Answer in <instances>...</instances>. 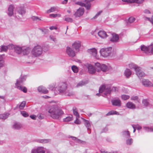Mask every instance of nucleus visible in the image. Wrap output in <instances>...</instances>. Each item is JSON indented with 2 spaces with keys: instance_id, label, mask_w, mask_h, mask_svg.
<instances>
[{
  "instance_id": "f257e3e1",
  "label": "nucleus",
  "mask_w": 153,
  "mask_h": 153,
  "mask_svg": "<svg viewBox=\"0 0 153 153\" xmlns=\"http://www.w3.org/2000/svg\"><path fill=\"white\" fill-rule=\"evenodd\" d=\"M46 110L49 115L53 119H59L64 114L62 110L56 105L50 106Z\"/></svg>"
},
{
  "instance_id": "f03ea898",
  "label": "nucleus",
  "mask_w": 153,
  "mask_h": 153,
  "mask_svg": "<svg viewBox=\"0 0 153 153\" xmlns=\"http://www.w3.org/2000/svg\"><path fill=\"white\" fill-rule=\"evenodd\" d=\"M67 85L65 83H59L56 87L53 85H50L49 88L51 90H54L55 88L57 89L61 94H64L66 96H70L74 95V93L72 91L66 90Z\"/></svg>"
},
{
  "instance_id": "7ed1b4c3",
  "label": "nucleus",
  "mask_w": 153,
  "mask_h": 153,
  "mask_svg": "<svg viewBox=\"0 0 153 153\" xmlns=\"http://www.w3.org/2000/svg\"><path fill=\"white\" fill-rule=\"evenodd\" d=\"M26 76H21L16 81V87L19 90L23 91L24 93L27 92V88L25 87H23L20 85L25 80Z\"/></svg>"
},
{
  "instance_id": "20e7f679",
  "label": "nucleus",
  "mask_w": 153,
  "mask_h": 153,
  "mask_svg": "<svg viewBox=\"0 0 153 153\" xmlns=\"http://www.w3.org/2000/svg\"><path fill=\"white\" fill-rule=\"evenodd\" d=\"M25 10L23 6H21L18 7L16 8V11L15 12V16L16 17L18 16L20 18L25 14Z\"/></svg>"
},
{
  "instance_id": "39448f33",
  "label": "nucleus",
  "mask_w": 153,
  "mask_h": 153,
  "mask_svg": "<svg viewBox=\"0 0 153 153\" xmlns=\"http://www.w3.org/2000/svg\"><path fill=\"white\" fill-rule=\"evenodd\" d=\"M95 68L98 72L101 71L103 72H105L108 70V68L106 65L103 64L101 65L98 62L95 64Z\"/></svg>"
},
{
  "instance_id": "423d86ee",
  "label": "nucleus",
  "mask_w": 153,
  "mask_h": 153,
  "mask_svg": "<svg viewBox=\"0 0 153 153\" xmlns=\"http://www.w3.org/2000/svg\"><path fill=\"white\" fill-rule=\"evenodd\" d=\"M112 48L109 47L106 48H103L100 51V53L103 57H106L109 56L111 52Z\"/></svg>"
},
{
  "instance_id": "0eeeda50",
  "label": "nucleus",
  "mask_w": 153,
  "mask_h": 153,
  "mask_svg": "<svg viewBox=\"0 0 153 153\" xmlns=\"http://www.w3.org/2000/svg\"><path fill=\"white\" fill-rule=\"evenodd\" d=\"M66 52L68 55L70 57H74L75 56V51L70 47H67Z\"/></svg>"
},
{
  "instance_id": "6e6552de",
  "label": "nucleus",
  "mask_w": 153,
  "mask_h": 153,
  "mask_svg": "<svg viewBox=\"0 0 153 153\" xmlns=\"http://www.w3.org/2000/svg\"><path fill=\"white\" fill-rule=\"evenodd\" d=\"M84 12V8L80 7L77 10L76 12H75L74 14V15L76 17H79L83 14Z\"/></svg>"
},
{
  "instance_id": "1a4fd4ad",
  "label": "nucleus",
  "mask_w": 153,
  "mask_h": 153,
  "mask_svg": "<svg viewBox=\"0 0 153 153\" xmlns=\"http://www.w3.org/2000/svg\"><path fill=\"white\" fill-rule=\"evenodd\" d=\"M112 36L110 38L111 41L113 42H117L118 41L119 36L118 35L114 33L111 34Z\"/></svg>"
},
{
  "instance_id": "9d476101",
  "label": "nucleus",
  "mask_w": 153,
  "mask_h": 153,
  "mask_svg": "<svg viewBox=\"0 0 153 153\" xmlns=\"http://www.w3.org/2000/svg\"><path fill=\"white\" fill-rule=\"evenodd\" d=\"M111 102L113 106H120L121 105V102L118 98L113 99L111 100Z\"/></svg>"
},
{
  "instance_id": "9b49d317",
  "label": "nucleus",
  "mask_w": 153,
  "mask_h": 153,
  "mask_svg": "<svg viewBox=\"0 0 153 153\" xmlns=\"http://www.w3.org/2000/svg\"><path fill=\"white\" fill-rule=\"evenodd\" d=\"M106 90L107 91V94H110L111 91L116 92L118 90V88L115 87H111L110 85H108Z\"/></svg>"
},
{
  "instance_id": "f8f14e48",
  "label": "nucleus",
  "mask_w": 153,
  "mask_h": 153,
  "mask_svg": "<svg viewBox=\"0 0 153 153\" xmlns=\"http://www.w3.org/2000/svg\"><path fill=\"white\" fill-rule=\"evenodd\" d=\"M141 83L145 87H150L152 85L151 82L147 79H143L141 81Z\"/></svg>"
},
{
  "instance_id": "ddd939ff",
  "label": "nucleus",
  "mask_w": 153,
  "mask_h": 153,
  "mask_svg": "<svg viewBox=\"0 0 153 153\" xmlns=\"http://www.w3.org/2000/svg\"><path fill=\"white\" fill-rule=\"evenodd\" d=\"M122 135L124 139H128L130 137V134L129 131L128 130H124L121 132Z\"/></svg>"
},
{
  "instance_id": "4468645a",
  "label": "nucleus",
  "mask_w": 153,
  "mask_h": 153,
  "mask_svg": "<svg viewBox=\"0 0 153 153\" xmlns=\"http://www.w3.org/2000/svg\"><path fill=\"white\" fill-rule=\"evenodd\" d=\"M49 50V48L47 46H42V47L39 46V57L42 54V51L45 52Z\"/></svg>"
},
{
  "instance_id": "2eb2a0df",
  "label": "nucleus",
  "mask_w": 153,
  "mask_h": 153,
  "mask_svg": "<svg viewBox=\"0 0 153 153\" xmlns=\"http://www.w3.org/2000/svg\"><path fill=\"white\" fill-rule=\"evenodd\" d=\"M141 50L147 55H149L150 52L149 51V46L147 47L143 45L141 46Z\"/></svg>"
},
{
  "instance_id": "dca6fc26",
  "label": "nucleus",
  "mask_w": 153,
  "mask_h": 153,
  "mask_svg": "<svg viewBox=\"0 0 153 153\" xmlns=\"http://www.w3.org/2000/svg\"><path fill=\"white\" fill-rule=\"evenodd\" d=\"M141 69L140 67L139 69L137 70L136 71V75L140 79L145 76V73L141 71Z\"/></svg>"
},
{
  "instance_id": "f3484780",
  "label": "nucleus",
  "mask_w": 153,
  "mask_h": 153,
  "mask_svg": "<svg viewBox=\"0 0 153 153\" xmlns=\"http://www.w3.org/2000/svg\"><path fill=\"white\" fill-rule=\"evenodd\" d=\"M32 53L35 56H38V45H37L35 46L32 51Z\"/></svg>"
},
{
  "instance_id": "a211bd4d",
  "label": "nucleus",
  "mask_w": 153,
  "mask_h": 153,
  "mask_svg": "<svg viewBox=\"0 0 153 153\" xmlns=\"http://www.w3.org/2000/svg\"><path fill=\"white\" fill-rule=\"evenodd\" d=\"M14 8L13 5L11 4L9 6L8 11V14L9 16H11L13 15V9Z\"/></svg>"
},
{
  "instance_id": "6ab92c4d",
  "label": "nucleus",
  "mask_w": 153,
  "mask_h": 153,
  "mask_svg": "<svg viewBox=\"0 0 153 153\" xmlns=\"http://www.w3.org/2000/svg\"><path fill=\"white\" fill-rule=\"evenodd\" d=\"M13 45H10L8 46L2 45L1 47V51H6L8 49L12 48Z\"/></svg>"
},
{
  "instance_id": "aec40b11",
  "label": "nucleus",
  "mask_w": 153,
  "mask_h": 153,
  "mask_svg": "<svg viewBox=\"0 0 153 153\" xmlns=\"http://www.w3.org/2000/svg\"><path fill=\"white\" fill-rule=\"evenodd\" d=\"M14 48L15 52H16L17 54H20L21 53H22V47L17 46H14L13 45V47H12V48Z\"/></svg>"
},
{
  "instance_id": "412c9836",
  "label": "nucleus",
  "mask_w": 153,
  "mask_h": 153,
  "mask_svg": "<svg viewBox=\"0 0 153 153\" xmlns=\"http://www.w3.org/2000/svg\"><path fill=\"white\" fill-rule=\"evenodd\" d=\"M81 46V44L80 42H75L72 45V47L74 48L76 51H79V48Z\"/></svg>"
},
{
  "instance_id": "4be33fe9",
  "label": "nucleus",
  "mask_w": 153,
  "mask_h": 153,
  "mask_svg": "<svg viewBox=\"0 0 153 153\" xmlns=\"http://www.w3.org/2000/svg\"><path fill=\"white\" fill-rule=\"evenodd\" d=\"M39 92L43 94H47L48 92V90L45 87L42 86H39Z\"/></svg>"
},
{
  "instance_id": "5701e85b",
  "label": "nucleus",
  "mask_w": 153,
  "mask_h": 153,
  "mask_svg": "<svg viewBox=\"0 0 153 153\" xmlns=\"http://www.w3.org/2000/svg\"><path fill=\"white\" fill-rule=\"evenodd\" d=\"M126 107L128 108L135 109L136 108L135 105L131 102H128L126 104Z\"/></svg>"
},
{
  "instance_id": "b1692460",
  "label": "nucleus",
  "mask_w": 153,
  "mask_h": 153,
  "mask_svg": "<svg viewBox=\"0 0 153 153\" xmlns=\"http://www.w3.org/2000/svg\"><path fill=\"white\" fill-rule=\"evenodd\" d=\"M98 34V36L102 38H105L108 36L106 32L104 31H100Z\"/></svg>"
},
{
  "instance_id": "393cba45",
  "label": "nucleus",
  "mask_w": 153,
  "mask_h": 153,
  "mask_svg": "<svg viewBox=\"0 0 153 153\" xmlns=\"http://www.w3.org/2000/svg\"><path fill=\"white\" fill-rule=\"evenodd\" d=\"M88 71L90 74H93L95 73L96 71L97 70L95 67L94 68L93 66L90 65H89L88 67Z\"/></svg>"
},
{
  "instance_id": "a878e982",
  "label": "nucleus",
  "mask_w": 153,
  "mask_h": 153,
  "mask_svg": "<svg viewBox=\"0 0 153 153\" xmlns=\"http://www.w3.org/2000/svg\"><path fill=\"white\" fill-rule=\"evenodd\" d=\"M88 52L93 56L95 57L97 55V51L95 48L88 49Z\"/></svg>"
},
{
  "instance_id": "bb28decb",
  "label": "nucleus",
  "mask_w": 153,
  "mask_h": 153,
  "mask_svg": "<svg viewBox=\"0 0 153 153\" xmlns=\"http://www.w3.org/2000/svg\"><path fill=\"white\" fill-rule=\"evenodd\" d=\"M144 0H122L123 1L130 3L135 2L137 3H142Z\"/></svg>"
},
{
  "instance_id": "cd10ccee",
  "label": "nucleus",
  "mask_w": 153,
  "mask_h": 153,
  "mask_svg": "<svg viewBox=\"0 0 153 153\" xmlns=\"http://www.w3.org/2000/svg\"><path fill=\"white\" fill-rule=\"evenodd\" d=\"M88 83V80L81 81L78 83L77 85H76V87L78 88L82 86H83L87 84Z\"/></svg>"
},
{
  "instance_id": "c85d7f7f",
  "label": "nucleus",
  "mask_w": 153,
  "mask_h": 153,
  "mask_svg": "<svg viewBox=\"0 0 153 153\" xmlns=\"http://www.w3.org/2000/svg\"><path fill=\"white\" fill-rule=\"evenodd\" d=\"M22 127V124L18 123H14L13 126V128L17 130L20 129Z\"/></svg>"
},
{
  "instance_id": "c756f323",
  "label": "nucleus",
  "mask_w": 153,
  "mask_h": 153,
  "mask_svg": "<svg viewBox=\"0 0 153 153\" xmlns=\"http://www.w3.org/2000/svg\"><path fill=\"white\" fill-rule=\"evenodd\" d=\"M70 137L73 140L75 141L76 142L78 143H82L83 144H84L86 143V142L85 141L81 140L77 138L76 137L71 136Z\"/></svg>"
},
{
  "instance_id": "7c9ffc66",
  "label": "nucleus",
  "mask_w": 153,
  "mask_h": 153,
  "mask_svg": "<svg viewBox=\"0 0 153 153\" xmlns=\"http://www.w3.org/2000/svg\"><path fill=\"white\" fill-rule=\"evenodd\" d=\"M22 53L24 55H27L29 53L30 51V49L29 48L22 47Z\"/></svg>"
},
{
  "instance_id": "2f4dec72",
  "label": "nucleus",
  "mask_w": 153,
  "mask_h": 153,
  "mask_svg": "<svg viewBox=\"0 0 153 153\" xmlns=\"http://www.w3.org/2000/svg\"><path fill=\"white\" fill-rule=\"evenodd\" d=\"M108 85L106 86H105V85H102L101 87H100L99 89V92L100 93H102L103 92L105 91V94L107 95L108 94H107V91L106 90L107 88Z\"/></svg>"
},
{
  "instance_id": "473e14b6",
  "label": "nucleus",
  "mask_w": 153,
  "mask_h": 153,
  "mask_svg": "<svg viewBox=\"0 0 153 153\" xmlns=\"http://www.w3.org/2000/svg\"><path fill=\"white\" fill-rule=\"evenodd\" d=\"M129 66L130 68L134 69L135 71H136L137 70H139L140 68V67L138 66L137 65L133 63H131L129 64Z\"/></svg>"
},
{
  "instance_id": "72a5a7b5",
  "label": "nucleus",
  "mask_w": 153,
  "mask_h": 153,
  "mask_svg": "<svg viewBox=\"0 0 153 153\" xmlns=\"http://www.w3.org/2000/svg\"><path fill=\"white\" fill-rule=\"evenodd\" d=\"M142 103L144 106L146 107H150L152 105L149 103V100L147 99H143L142 100Z\"/></svg>"
},
{
  "instance_id": "f704fd0d",
  "label": "nucleus",
  "mask_w": 153,
  "mask_h": 153,
  "mask_svg": "<svg viewBox=\"0 0 153 153\" xmlns=\"http://www.w3.org/2000/svg\"><path fill=\"white\" fill-rule=\"evenodd\" d=\"M83 120L85 122V125L87 128L88 130V131L89 130H90L91 126L90 123L89 121L85 119H84Z\"/></svg>"
},
{
  "instance_id": "c9c22d12",
  "label": "nucleus",
  "mask_w": 153,
  "mask_h": 153,
  "mask_svg": "<svg viewBox=\"0 0 153 153\" xmlns=\"http://www.w3.org/2000/svg\"><path fill=\"white\" fill-rule=\"evenodd\" d=\"M125 76L127 78H128L131 74V72L129 69H126L124 72Z\"/></svg>"
},
{
  "instance_id": "e433bc0d",
  "label": "nucleus",
  "mask_w": 153,
  "mask_h": 153,
  "mask_svg": "<svg viewBox=\"0 0 153 153\" xmlns=\"http://www.w3.org/2000/svg\"><path fill=\"white\" fill-rule=\"evenodd\" d=\"M73 112L74 114L76 116V118H79V114L77 111V110L75 107H74L73 108Z\"/></svg>"
},
{
  "instance_id": "4c0bfd02",
  "label": "nucleus",
  "mask_w": 153,
  "mask_h": 153,
  "mask_svg": "<svg viewBox=\"0 0 153 153\" xmlns=\"http://www.w3.org/2000/svg\"><path fill=\"white\" fill-rule=\"evenodd\" d=\"M3 55H0V68L4 65V61L3 60Z\"/></svg>"
},
{
  "instance_id": "58836bf2",
  "label": "nucleus",
  "mask_w": 153,
  "mask_h": 153,
  "mask_svg": "<svg viewBox=\"0 0 153 153\" xmlns=\"http://www.w3.org/2000/svg\"><path fill=\"white\" fill-rule=\"evenodd\" d=\"M57 10V7H51L50 9L47 10V13H48L51 12H53Z\"/></svg>"
},
{
  "instance_id": "ea45409f",
  "label": "nucleus",
  "mask_w": 153,
  "mask_h": 153,
  "mask_svg": "<svg viewBox=\"0 0 153 153\" xmlns=\"http://www.w3.org/2000/svg\"><path fill=\"white\" fill-rule=\"evenodd\" d=\"M51 140L50 139H39V143H46L50 142Z\"/></svg>"
},
{
  "instance_id": "a19ab883",
  "label": "nucleus",
  "mask_w": 153,
  "mask_h": 153,
  "mask_svg": "<svg viewBox=\"0 0 153 153\" xmlns=\"http://www.w3.org/2000/svg\"><path fill=\"white\" fill-rule=\"evenodd\" d=\"M114 114L119 115L118 112L114 110H112L109 111L107 114V115H113Z\"/></svg>"
},
{
  "instance_id": "79ce46f5",
  "label": "nucleus",
  "mask_w": 153,
  "mask_h": 153,
  "mask_svg": "<svg viewBox=\"0 0 153 153\" xmlns=\"http://www.w3.org/2000/svg\"><path fill=\"white\" fill-rule=\"evenodd\" d=\"M9 114L8 113L0 114V119H6L8 117Z\"/></svg>"
},
{
  "instance_id": "37998d69",
  "label": "nucleus",
  "mask_w": 153,
  "mask_h": 153,
  "mask_svg": "<svg viewBox=\"0 0 153 153\" xmlns=\"http://www.w3.org/2000/svg\"><path fill=\"white\" fill-rule=\"evenodd\" d=\"M86 3L85 4L84 7H85L87 10H89L91 7V4L89 2H85Z\"/></svg>"
},
{
  "instance_id": "c03bdc74",
  "label": "nucleus",
  "mask_w": 153,
  "mask_h": 153,
  "mask_svg": "<svg viewBox=\"0 0 153 153\" xmlns=\"http://www.w3.org/2000/svg\"><path fill=\"white\" fill-rule=\"evenodd\" d=\"M71 69L75 73H77L78 71V67L76 66H72L71 67Z\"/></svg>"
},
{
  "instance_id": "a18cd8bd",
  "label": "nucleus",
  "mask_w": 153,
  "mask_h": 153,
  "mask_svg": "<svg viewBox=\"0 0 153 153\" xmlns=\"http://www.w3.org/2000/svg\"><path fill=\"white\" fill-rule=\"evenodd\" d=\"M133 142V140L132 138L127 139L126 140V144L127 145H131Z\"/></svg>"
},
{
  "instance_id": "49530a36",
  "label": "nucleus",
  "mask_w": 153,
  "mask_h": 153,
  "mask_svg": "<svg viewBox=\"0 0 153 153\" xmlns=\"http://www.w3.org/2000/svg\"><path fill=\"white\" fill-rule=\"evenodd\" d=\"M143 128L148 132H153V127L149 128L147 127H144Z\"/></svg>"
},
{
  "instance_id": "de8ad7c7",
  "label": "nucleus",
  "mask_w": 153,
  "mask_h": 153,
  "mask_svg": "<svg viewBox=\"0 0 153 153\" xmlns=\"http://www.w3.org/2000/svg\"><path fill=\"white\" fill-rule=\"evenodd\" d=\"M72 119V116H68L63 119L64 122H69Z\"/></svg>"
},
{
  "instance_id": "09e8293b",
  "label": "nucleus",
  "mask_w": 153,
  "mask_h": 153,
  "mask_svg": "<svg viewBox=\"0 0 153 153\" xmlns=\"http://www.w3.org/2000/svg\"><path fill=\"white\" fill-rule=\"evenodd\" d=\"M149 55L153 54V44L149 46Z\"/></svg>"
},
{
  "instance_id": "8fccbe9b",
  "label": "nucleus",
  "mask_w": 153,
  "mask_h": 153,
  "mask_svg": "<svg viewBox=\"0 0 153 153\" xmlns=\"http://www.w3.org/2000/svg\"><path fill=\"white\" fill-rule=\"evenodd\" d=\"M49 17H53V18H56L57 17H60L61 16V15L60 14H50L49 15Z\"/></svg>"
},
{
  "instance_id": "3c124183",
  "label": "nucleus",
  "mask_w": 153,
  "mask_h": 153,
  "mask_svg": "<svg viewBox=\"0 0 153 153\" xmlns=\"http://www.w3.org/2000/svg\"><path fill=\"white\" fill-rule=\"evenodd\" d=\"M45 149L43 147H39V153H45Z\"/></svg>"
},
{
  "instance_id": "603ef678",
  "label": "nucleus",
  "mask_w": 153,
  "mask_h": 153,
  "mask_svg": "<svg viewBox=\"0 0 153 153\" xmlns=\"http://www.w3.org/2000/svg\"><path fill=\"white\" fill-rule=\"evenodd\" d=\"M21 114L25 117H27L29 116L27 112L24 111H21Z\"/></svg>"
},
{
  "instance_id": "864d4df0",
  "label": "nucleus",
  "mask_w": 153,
  "mask_h": 153,
  "mask_svg": "<svg viewBox=\"0 0 153 153\" xmlns=\"http://www.w3.org/2000/svg\"><path fill=\"white\" fill-rule=\"evenodd\" d=\"M121 97L123 100H126L129 98V96L126 95H123L121 96Z\"/></svg>"
},
{
  "instance_id": "5fc2aeb1",
  "label": "nucleus",
  "mask_w": 153,
  "mask_h": 153,
  "mask_svg": "<svg viewBox=\"0 0 153 153\" xmlns=\"http://www.w3.org/2000/svg\"><path fill=\"white\" fill-rule=\"evenodd\" d=\"M25 101L22 102L20 105L19 108L20 109H22L25 107Z\"/></svg>"
},
{
  "instance_id": "6e6d98bb",
  "label": "nucleus",
  "mask_w": 153,
  "mask_h": 153,
  "mask_svg": "<svg viewBox=\"0 0 153 153\" xmlns=\"http://www.w3.org/2000/svg\"><path fill=\"white\" fill-rule=\"evenodd\" d=\"M135 20V19L133 17H130L128 19V22L130 23H132L134 22V21Z\"/></svg>"
},
{
  "instance_id": "4d7b16f0",
  "label": "nucleus",
  "mask_w": 153,
  "mask_h": 153,
  "mask_svg": "<svg viewBox=\"0 0 153 153\" xmlns=\"http://www.w3.org/2000/svg\"><path fill=\"white\" fill-rule=\"evenodd\" d=\"M65 21L68 22H73V20L71 18L69 17H66L65 19Z\"/></svg>"
},
{
  "instance_id": "13d9d810",
  "label": "nucleus",
  "mask_w": 153,
  "mask_h": 153,
  "mask_svg": "<svg viewBox=\"0 0 153 153\" xmlns=\"http://www.w3.org/2000/svg\"><path fill=\"white\" fill-rule=\"evenodd\" d=\"M138 99V97L137 96H132L131 97V100H137Z\"/></svg>"
},
{
  "instance_id": "bf43d9fd",
  "label": "nucleus",
  "mask_w": 153,
  "mask_h": 153,
  "mask_svg": "<svg viewBox=\"0 0 153 153\" xmlns=\"http://www.w3.org/2000/svg\"><path fill=\"white\" fill-rule=\"evenodd\" d=\"M77 4L79 5L82 7H84L85 6V3L81 2V1H78L76 3Z\"/></svg>"
},
{
  "instance_id": "052dcab7",
  "label": "nucleus",
  "mask_w": 153,
  "mask_h": 153,
  "mask_svg": "<svg viewBox=\"0 0 153 153\" xmlns=\"http://www.w3.org/2000/svg\"><path fill=\"white\" fill-rule=\"evenodd\" d=\"M31 153H38V147L33 149L32 150Z\"/></svg>"
},
{
  "instance_id": "680f3d73",
  "label": "nucleus",
  "mask_w": 153,
  "mask_h": 153,
  "mask_svg": "<svg viewBox=\"0 0 153 153\" xmlns=\"http://www.w3.org/2000/svg\"><path fill=\"white\" fill-rule=\"evenodd\" d=\"M50 39L54 42L56 41V39L53 36L50 35L49 36Z\"/></svg>"
},
{
  "instance_id": "e2e57ef3",
  "label": "nucleus",
  "mask_w": 153,
  "mask_h": 153,
  "mask_svg": "<svg viewBox=\"0 0 153 153\" xmlns=\"http://www.w3.org/2000/svg\"><path fill=\"white\" fill-rule=\"evenodd\" d=\"M102 12V11H100L98 12L95 15V16L93 17V18L95 19L97 18L98 16H99L100 14Z\"/></svg>"
},
{
  "instance_id": "0e129e2a",
  "label": "nucleus",
  "mask_w": 153,
  "mask_h": 153,
  "mask_svg": "<svg viewBox=\"0 0 153 153\" xmlns=\"http://www.w3.org/2000/svg\"><path fill=\"white\" fill-rule=\"evenodd\" d=\"M31 19L33 21H36L38 19V17L33 16L31 17Z\"/></svg>"
},
{
  "instance_id": "69168bd1",
  "label": "nucleus",
  "mask_w": 153,
  "mask_h": 153,
  "mask_svg": "<svg viewBox=\"0 0 153 153\" xmlns=\"http://www.w3.org/2000/svg\"><path fill=\"white\" fill-rule=\"evenodd\" d=\"M42 32H44V34H46L48 32V31L49 30L47 29H44V30H43L42 29H40Z\"/></svg>"
},
{
  "instance_id": "338daca9",
  "label": "nucleus",
  "mask_w": 153,
  "mask_h": 153,
  "mask_svg": "<svg viewBox=\"0 0 153 153\" xmlns=\"http://www.w3.org/2000/svg\"><path fill=\"white\" fill-rule=\"evenodd\" d=\"M74 123L77 124H80L81 123V122L79 120L77 119V118H76V120L74 121Z\"/></svg>"
},
{
  "instance_id": "774afa93",
  "label": "nucleus",
  "mask_w": 153,
  "mask_h": 153,
  "mask_svg": "<svg viewBox=\"0 0 153 153\" xmlns=\"http://www.w3.org/2000/svg\"><path fill=\"white\" fill-rule=\"evenodd\" d=\"M30 117L33 120H35L36 119V116L34 115H30Z\"/></svg>"
}]
</instances>
